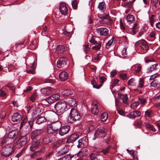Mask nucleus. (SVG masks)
<instances>
[{
  "mask_svg": "<svg viewBox=\"0 0 160 160\" xmlns=\"http://www.w3.org/2000/svg\"><path fill=\"white\" fill-rule=\"evenodd\" d=\"M91 111L92 113L95 115H96L98 114L99 111L98 108L97 104H94L92 106V107L91 108Z\"/></svg>",
  "mask_w": 160,
  "mask_h": 160,
  "instance_id": "nucleus-22",
  "label": "nucleus"
},
{
  "mask_svg": "<svg viewBox=\"0 0 160 160\" xmlns=\"http://www.w3.org/2000/svg\"><path fill=\"white\" fill-rule=\"evenodd\" d=\"M67 147L66 146H65L63 149H62L61 151H59L60 153L61 154V155H63L64 154H65L67 152Z\"/></svg>",
  "mask_w": 160,
  "mask_h": 160,
  "instance_id": "nucleus-58",
  "label": "nucleus"
},
{
  "mask_svg": "<svg viewBox=\"0 0 160 160\" xmlns=\"http://www.w3.org/2000/svg\"><path fill=\"white\" fill-rule=\"evenodd\" d=\"M100 82L101 83H103L106 80L105 75L101 74L99 76Z\"/></svg>",
  "mask_w": 160,
  "mask_h": 160,
  "instance_id": "nucleus-51",
  "label": "nucleus"
},
{
  "mask_svg": "<svg viewBox=\"0 0 160 160\" xmlns=\"http://www.w3.org/2000/svg\"><path fill=\"white\" fill-rule=\"evenodd\" d=\"M132 112L133 113L132 116L134 117V118L136 117H139L141 115V112L138 111H134Z\"/></svg>",
  "mask_w": 160,
  "mask_h": 160,
  "instance_id": "nucleus-46",
  "label": "nucleus"
},
{
  "mask_svg": "<svg viewBox=\"0 0 160 160\" xmlns=\"http://www.w3.org/2000/svg\"><path fill=\"white\" fill-rule=\"evenodd\" d=\"M108 30L106 28H101L97 29V32L100 35L107 36L108 34Z\"/></svg>",
  "mask_w": 160,
  "mask_h": 160,
  "instance_id": "nucleus-11",
  "label": "nucleus"
},
{
  "mask_svg": "<svg viewBox=\"0 0 160 160\" xmlns=\"http://www.w3.org/2000/svg\"><path fill=\"white\" fill-rule=\"evenodd\" d=\"M100 38L98 37H93L89 41L91 43L94 44H102V42Z\"/></svg>",
  "mask_w": 160,
  "mask_h": 160,
  "instance_id": "nucleus-18",
  "label": "nucleus"
},
{
  "mask_svg": "<svg viewBox=\"0 0 160 160\" xmlns=\"http://www.w3.org/2000/svg\"><path fill=\"white\" fill-rule=\"evenodd\" d=\"M67 104L65 101H58L54 106L56 111L58 113H62L67 108Z\"/></svg>",
  "mask_w": 160,
  "mask_h": 160,
  "instance_id": "nucleus-1",
  "label": "nucleus"
},
{
  "mask_svg": "<svg viewBox=\"0 0 160 160\" xmlns=\"http://www.w3.org/2000/svg\"><path fill=\"white\" fill-rule=\"evenodd\" d=\"M67 62L68 60L67 58H61L58 61L57 66L59 68L63 67L67 64Z\"/></svg>",
  "mask_w": 160,
  "mask_h": 160,
  "instance_id": "nucleus-7",
  "label": "nucleus"
},
{
  "mask_svg": "<svg viewBox=\"0 0 160 160\" xmlns=\"http://www.w3.org/2000/svg\"><path fill=\"white\" fill-rule=\"evenodd\" d=\"M91 84L93 86V87L96 89H99L102 86L101 84L98 85L96 81L94 79H93L91 81Z\"/></svg>",
  "mask_w": 160,
  "mask_h": 160,
  "instance_id": "nucleus-37",
  "label": "nucleus"
},
{
  "mask_svg": "<svg viewBox=\"0 0 160 160\" xmlns=\"http://www.w3.org/2000/svg\"><path fill=\"white\" fill-rule=\"evenodd\" d=\"M17 133L16 130H11L8 134V137L9 138H13Z\"/></svg>",
  "mask_w": 160,
  "mask_h": 160,
  "instance_id": "nucleus-26",
  "label": "nucleus"
},
{
  "mask_svg": "<svg viewBox=\"0 0 160 160\" xmlns=\"http://www.w3.org/2000/svg\"><path fill=\"white\" fill-rule=\"evenodd\" d=\"M101 118L102 121H106L108 118V114L107 113H103L101 115Z\"/></svg>",
  "mask_w": 160,
  "mask_h": 160,
  "instance_id": "nucleus-47",
  "label": "nucleus"
},
{
  "mask_svg": "<svg viewBox=\"0 0 160 160\" xmlns=\"http://www.w3.org/2000/svg\"><path fill=\"white\" fill-rule=\"evenodd\" d=\"M98 8L102 12H104L106 8V5L105 3L103 2L99 3Z\"/></svg>",
  "mask_w": 160,
  "mask_h": 160,
  "instance_id": "nucleus-25",
  "label": "nucleus"
},
{
  "mask_svg": "<svg viewBox=\"0 0 160 160\" xmlns=\"http://www.w3.org/2000/svg\"><path fill=\"white\" fill-rule=\"evenodd\" d=\"M16 69V68L15 67V65L11 64L8 66V71H9V72H10L11 70Z\"/></svg>",
  "mask_w": 160,
  "mask_h": 160,
  "instance_id": "nucleus-60",
  "label": "nucleus"
},
{
  "mask_svg": "<svg viewBox=\"0 0 160 160\" xmlns=\"http://www.w3.org/2000/svg\"><path fill=\"white\" fill-rule=\"evenodd\" d=\"M146 127L149 129L152 130L153 132H154L156 131V130L152 125H151L149 123H147L146 124Z\"/></svg>",
  "mask_w": 160,
  "mask_h": 160,
  "instance_id": "nucleus-44",
  "label": "nucleus"
},
{
  "mask_svg": "<svg viewBox=\"0 0 160 160\" xmlns=\"http://www.w3.org/2000/svg\"><path fill=\"white\" fill-rule=\"evenodd\" d=\"M41 91L45 95L48 96L52 93V89L51 87H48L41 89Z\"/></svg>",
  "mask_w": 160,
  "mask_h": 160,
  "instance_id": "nucleus-15",
  "label": "nucleus"
},
{
  "mask_svg": "<svg viewBox=\"0 0 160 160\" xmlns=\"http://www.w3.org/2000/svg\"><path fill=\"white\" fill-rule=\"evenodd\" d=\"M152 114V111L150 110H148L145 112V115L147 117H151Z\"/></svg>",
  "mask_w": 160,
  "mask_h": 160,
  "instance_id": "nucleus-52",
  "label": "nucleus"
},
{
  "mask_svg": "<svg viewBox=\"0 0 160 160\" xmlns=\"http://www.w3.org/2000/svg\"><path fill=\"white\" fill-rule=\"evenodd\" d=\"M158 66V64L156 63L154 64H152L150 67H149L147 69V71L149 72H150L154 71L157 69V67Z\"/></svg>",
  "mask_w": 160,
  "mask_h": 160,
  "instance_id": "nucleus-27",
  "label": "nucleus"
},
{
  "mask_svg": "<svg viewBox=\"0 0 160 160\" xmlns=\"http://www.w3.org/2000/svg\"><path fill=\"white\" fill-rule=\"evenodd\" d=\"M139 28V26L137 23H135L133 24L132 28V30L133 34H135L137 32Z\"/></svg>",
  "mask_w": 160,
  "mask_h": 160,
  "instance_id": "nucleus-28",
  "label": "nucleus"
},
{
  "mask_svg": "<svg viewBox=\"0 0 160 160\" xmlns=\"http://www.w3.org/2000/svg\"><path fill=\"white\" fill-rule=\"evenodd\" d=\"M114 38L113 37L106 44V48L107 49H108L110 48L111 45L112 44L113 42Z\"/></svg>",
  "mask_w": 160,
  "mask_h": 160,
  "instance_id": "nucleus-40",
  "label": "nucleus"
},
{
  "mask_svg": "<svg viewBox=\"0 0 160 160\" xmlns=\"http://www.w3.org/2000/svg\"><path fill=\"white\" fill-rule=\"evenodd\" d=\"M46 119L44 117L40 116L39 117L36 121V123L38 124H41L45 122Z\"/></svg>",
  "mask_w": 160,
  "mask_h": 160,
  "instance_id": "nucleus-30",
  "label": "nucleus"
},
{
  "mask_svg": "<svg viewBox=\"0 0 160 160\" xmlns=\"http://www.w3.org/2000/svg\"><path fill=\"white\" fill-rule=\"evenodd\" d=\"M42 153L41 150L37 151L31 155V157L32 159L35 158L37 157L40 156Z\"/></svg>",
  "mask_w": 160,
  "mask_h": 160,
  "instance_id": "nucleus-33",
  "label": "nucleus"
},
{
  "mask_svg": "<svg viewBox=\"0 0 160 160\" xmlns=\"http://www.w3.org/2000/svg\"><path fill=\"white\" fill-rule=\"evenodd\" d=\"M144 81L143 79H140L138 82V87L142 88L143 87Z\"/></svg>",
  "mask_w": 160,
  "mask_h": 160,
  "instance_id": "nucleus-49",
  "label": "nucleus"
},
{
  "mask_svg": "<svg viewBox=\"0 0 160 160\" xmlns=\"http://www.w3.org/2000/svg\"><path fill=\"white\" fill-rule=\"evenodd\" d=\"M133 2H132L131 1L127 2L124 4V7L125 8H128V9L130 10L132 8V4Z\"/></svg>",
  "mask_w": 160,
  "mask_h": 160,
  "instance_id": "nucleus-34",
  "label": "nucleus"
},
{
  "mask_svg": "<svg viewBox=\"0 0 160 160\" xmlns=\"http://www.w3.org/2000/svg\"><path fill=\"white\" fill-rule=\"evenodd\" d=\"M81 116L74 108H72L71 110V119H72L73 122L80 119Z\"/></svg>",
  "mask_w": 160,
  "mask_h": 160,
  "instance_id": "nucleus-5",
  "label": "nucleus"
},
{
  "mask_svg": "<svg viewBox=\"0 0 160 160\" xmlns=\"http://www.w3.org/2000/svg\"><path fill=\"white\" fill-rule=\"evenodd\" d=\"M62 94L64 96H69L70 95V91L69 90H64L62 92Z\"/></svg>",
  "mask_w": 160,
  "mask_h": 160,
  "instance_id": "nucleus-55",
  "label": "nucleus"
},
{
  "mask_svg": "<svg viewBox=\"0 0 160 160\" xmlns=\"http://www.w3.org/2000/svg\"><path fill=\"white\" fill-rule=\"evenodd\" d=\"M3 69V71L7 72L8 71V67H7V64L5 63H2L1 65Z\"/></svg>",
  "mask_w": 160,
  "mask_h": 160,
  "instance_id": "nucleus-57",
  "label": "nucleus"
},
{
  "mask_svg": "<svg viewBox=\"0 0 160 160\" xmlns=\"http://www.w3.org/2000/svg\"><path fill=\"white\" fill-rule=\"evenodd\" d=\"M136 84L135 80L133 78L129 79L128 82V85L131 86H135Z\"/></svg>",
  "mask_w": 160,
  "mask_h": 160,
  "instance_id": "nucleus-36",
  "label": "nucleus"
},
{
  "mask_svg": "<svg viewBox=\"0 0 160 160\" xmlns=\"http://www.w3.org/2000/svg\"><path fill=\"white\" fill-rule=\"evenodd\" d=\"M78 144L77 143L76 144H73V145L77 146L78 148H83L86 147L88 145V141L86 138H83L78 141Z\"/></svg>",
  "mask_w": 160,
  "mask_h": 160,
  "instance_id": "nucleus-6",
  "label": "nucleus"
},
{
  "mask_svg": "<svg viewBox=\"0 0 160 160\" xmlns=\"http://www.w3.org/2000/svg\"><path fill=\"white\" fill-rule=\"evenodd\" d=\"M119 81L118 79H114L113 81L112 84L110 85V87L111 88L113 87Z\"/></svg>",
  "mask_w": 160,
  "mask_h": 160,
  "instance_id": "nucleus-56",
  "label": "nucleus"
},
{
  "mask_svg": "<svg viewBox=\"0 0 160 160\" xmlns=\"http://www.w3.org/2000/svg\"><path fill=\"white\" fill-rule=\"evenodd\" d=\"M118 96L119 98L120 97L122 98V102L126 104H128L129 103V101L128 100V97L127 94L123 95L122 96L121 94H118Z\"/></svg>",
  "mask_w": 160,
  "mask_h": 160,
  "instance_id": "nucleus-21",
  "label": "nucleus"
},
{
  "mask_svg": "<svg viewBox=\"0 0 160 160\" xmlns=\"http://www.w3.org/2000/svg\"><path fill=\"white\" fill-rule=\"evenodd\" d=\"M136 47H138L142 49L147 50L149 48V47L147 42L144 39H141L137 41L135 43Z\"/></svg>",
  "mask_w": 160,
  "mask_h": 160,
  "instance_id": "nucleus-4",
  "label": "nucleus"
},
{
  "mask_svg": "<svg viewBox=\"0 0 160 160\" xmlns=\"http://www.w3.org/2000/svg\"><path fill=\"white\" fill-rule=\"evenodd\" d=\"M45 82L46 83H51L52 84H53L55 82V81L53 79H48L46 80Z\"/></svg>",
  "mask_w": 160,
  "mask_h": 160,
  "instance_id": "nucleus-64",
  "label": "nucleus"
},
{
  "mask_svg": "<svg viewBox=\"0 0 160 160\" xmlns=\"http://www.w3.org/2000/svg\"><path fill=\"white\" fill-rule=\"evenodd\" d=\"M59 9L61 13L63 15H65L68 11L67 6L65 3L63 2L60 3Z\"/></svg>",
  "mask_w": 160,
  "mask_h": 160,
  "instance_id": "nucleus-8",
  "label": "nucleus"
},
{
  "mask_svg": "<svg viewBox=\"0 0 160 160\" xmlns=\"http://www.w3.org/2000/svg\"><path fill=\"white\" fill-rule=\"evenodd\" d=\"M111 147L108 146L107 148L102 150L101 152L104 155H105L108 153L110 150Z\"/></svg>",
  "mask_w": 160,
  "mask_h": 160,
  "instance_id": "nucleus-45",
  "label": "nucleus"
},
{
  "mask_svg": "<svg viewBox=\"0 0 160 160\" xmlns=\"http://www.w3.org/2000/svg\"><path fill=\"white\" fill-rule=\"evenodd\" d=\"M78 2L77 0H74L72 1V6L73 9H76L77 8Z\"/></svg>",
  "mask_w": 160,
  "mask_h": 160,
  "instance_id": "nucleus-48",
  "label": "nucleus"
},
{
  "mask_svg": "<svg viewBox=\"0 0 160 160\" xmlns=\"http://www.w3.org/2000/svg\"><path fill=\"white\" fill-rule=\"evenodd\" d=\"M60 98V96L58 94H54L48 98L47 101L48 103H51L59 100Z\"/></svg>",
  "mask_w": 160,
  "mask_h": 160,
  "instance_id": "nucleus-10",
  "label": "nucleus"
},
{
  "mask_svg": "<svg viewBox=\"0 0 160 160\" xmlns=\"http://www.w3.org/2000/svg\"><path fill=\"white\" fill-rule=\"evenodd\" d=\"M33 118H31L30 120H29L28 121V122L27 123H28L30 125V128L31 129L33 127Z\"/></svg>",
  "mask_w": 160,
  "mask_h": 160,
  "instance_id": "nucleus-59",
  "label": "nucleus"
},
{
  "mask_svg": "<svg viewBox=\"0 0 160 160\" xmlns=\"http://www.w3.org/2000/svg\"><path fill=\"white\" fill-rule=\"evenodd\" d=\"M138 101L139 103V104H140L141 105H143L146 102V100L144 98H139Z\"/></svg>",
  "mask_w": 160,
  "mask_h": 160,
  "instance_id": "nucleus-50",
  "label": "nucleus"
},
{
  "mask_svg": "<svg viewBox=\"0 0 160 160\" xmlns=\"http://www.w3.org/2000/svg\"><path fill=\"white\" fill-rule=\"evenodd\" d=\"M61 126V123L57 122L52 124L49 129H51L54 132L59 129L60 128Z\"/></svg>",
  "mask_w": 160,
  "mask_h": 160,
  "instance_id": "nucleus-16",
  "label": "nucleus"
},
{
  "mask_svg": "<svg viewBox=\"0 0 160 160\" xmlns=\"http://www.w3.org/2000/svg\"><path fill=\"white\" fill-rule=\"evenodd\" d=\"M106 134V131L103 127L98 128L95 132L93 139L95 140L98 138H103L105 136Z\"/></svg>",
  "mask_w": 160,
  "mask_h": 160,
  "instance_id": "nucleus-2",
  "label": "nucleus"
},
{
  "mask_svg": "<svg viewBox=\"0 0 160 160\" xmlns=\"http://www.w3.org/2000/svg\"><path fill=\"white\" fill-rule=\"evenodd\" d=\"M22 119L21 114L18 113L17 112L14 113L12 117V121L16 123L20 122Z\"/></svg>",
  "mask_w": 160,
  "mask_h": 160,
  "instance_id": "nucleus-9",
  "label": "nucleus"
},
{
  "mask_svg": "<svg viewBox=\"0 0 160 160\" xmlns=\"http://www.w3.org/2000/svg\"><path fill=\"white\" fill-rule=\"evenodd\" d=\"M7 96V91L4 88L0 89V97L6 98Z\"/></svg>",
  "mask_w": 160,
  "mask_h": 160,
  "instance_id": "nucleus-29",
  "label": "nucleus"
},
{
  "mask_svg": "<svg viewBox=\"0 0 160 160\" xmlns=\"http://www.w3.org/2000/svg\"><path fill=\"white\" fill-rule=\"evenodd\" d=\"M126 19L127 22L129 24H131L134 22L135 19L133 15L128 14L126 17Z\"/></svg>",
  "mask_w": 160,
  "mask_h": 160,
  "instance_id": "nucleus-24",
  "label": "nucleus"
},
{
  "mask_svg": "<svg viewBox=\"0 0 160 160\" xmlns=\"http://www.w3.org/2000/svg\"><path fill=\"white\" fill-rule=\"evenodd\" d=\"M28 139V137L26 135L22 137L18 143L19 146L22 147L25 145L27 142Z\"/></svg>",
  "mask_w": 160,
  "mask_h": 160,
  "instance_id": "nucleus-19",
  "label": "nucleus"
},
{
  "mask_svg": "<svg viewBox=\"0 0 160 160\" xmlns=\"http://www.w3.org/2000/svg\"><path fill=\"white\" fill-rule=\"evenodd\" d=\"M77 105V104L76 100L73 98H71V106L75 107Z\"/></svg>",
  "mask_w": 160,
  "mask_h": 160,
  "instance_id": "nucleus-53",
  "label": "nucleus"
},
{
  "mask_svg": "<svg viewBox=\"0 0 160 160\" xmlns=\"http://www.w3.org/2000/svg\"><path fill=\"white\" fill-rule=\"evenodd\" d=\"M135 67V73L136 75H138L139 73L141 71V67L139 65L133 66Z\"/></svg>",
  "mask_w": 160,
  "mask_h": 160,
  "instance_id": "nucleus-32",
  "label": "nucleus"
},
{
  "mask_svg": "<svg viewBox=\"0 0 160 160\" xmlns=\"http://www.w3.org/2000/svg\"><path fill=\"white\" fill-rule=\"evenodd\" d=\"M79 135L76 133H74L71 135V142L75 141L79 138Z\"/></svg>",
  "mask_w": 160,
  "mask_h": 160,
  "instance_id": "nucleus-31",
  "label": "nucleus"
},
{
  "mask_svg": "<svg viewBox=\"0 0 160 160\" xmlns=\"http://www.w3.org/2000/svg\"><path fill=\"white\" fill-rule=\"evenodd\" d=\"M139 103L138 101L135 102H133L130 105V107L131 108L134 109L136 108L139 105Z\"/></svg>",
  "mask_w": 160,
  "mask_h": 160,
  "instance_id": "nucleus-42",
  "label": "nucleus"
},
{
  "mask_svg": "<svg viewBox=\"0 0 160 160\" xmlns=\"http://www.w3.org/2000/svg\"><path fill=\"white\" fill-rule=\"evenodd\" d=\"M2 110L0 112V116L1 118H4L6 116V112L5 109L3 106H1Z\"/></svg>",
  "mask_w": 160,
  "mask_h": 160,
  "instance_id": "nucleus-35",
  "label": "nucleus"
},
{
  "mask_svg": "<svg viewBox=\"0 0 160 160\" xmlns=\"http://www.w3.org/2000/svg\"><path fill=\"white\" fill-rule=\"evenodd\" d=\"M97 156V155L96 154L92 153L90 156L89 160H107L106 159L101 160L99 159H98Z\"/></svg>",
  "mask_w": 160,
  "mask_h": 160,
  "instance_id": "nucleus-39",
  "label": "nucleus"
},
{
  "mask_svg": "<svg viewBox=\"0 0 160 160\" xmlns=\"http://www.w3.org/2000/svg\"><path fill=\"white\" fill-rule=\"evenodd\" d=\"M43 142L45 144H48L50 143L51 141L48 138H45L43 140Z\"/></svg>",
  "mask_w": 160,
  "mask_h": 160,
  "instance_id": "nucleus-63",
  "label": "nucleus"
},
{
  "mask_svg": "<svg viewBox=\"0 0 160 160\" xmlns=\"http://www.w3.org/2000/svg\"><path fill=\"white\" fill-rule=\"evenodd\" d=\"M97 156V155L96 154L92 153L90 156L89 160H107L106 159L101 160L99 159H98Z\"/></svg>",
  "mask_w": 160,
  "mask_h": 160,
  "instance_id": "nucleus-38",
  "label": "nucleus"
},
{
  "mask_svg": "<svg viewBox=\"0 0 160 160\" xmlns=\"http://www.w3.org/2000/svg\"><path fill=\"white\" fill-rule=\"evenodd\" d=\"M24 41L20 42H18V43H16L15 45V46L16 48H18L19 46L20 47V48H23L24 46Z\"/></svg>",
  "mask_w": 160,
  "mask_h": 160,
  "instance_id": "nucleus-54",
  "label": "nucleus"
},
{
  "mask_svg": "<svg viewBox=\"0 0 160 160\" xmlns=\"http://www.w3.org/2000/svg\"><path fill=\"white\" fill-rule=\"evenodd\" d=\"M65 50L64 46L62 45H58L56 48V52L58 53H62Z\"/></svg>",
  "mask_w": 160,
  "mask_h": 160,
  "instance_id": "nucleus-23",
  "label": "nucleus"
},
{
  "mask_svg": "<svg viewBox=\"0 0 160 160\" xmlns=\"http://www.w3.org/2000/svg\"><path fill=\"white\" fill-rule=\"evenodd\" d=\"M101 46V44H98V45L92 47V49L93 50H98L100 49Z\"/></svg>",
  "mask_w": 160,
  "mask_h": 160,
  "instance_id": "nucleus-61",
  "label": "nucleus"
},
{
  "mask_svg": "<svg viewBox=\"0 0 160 160\" xmlns=\"http://www.w3.org/2000/svg\"><path fill=\"white\" fill-rule=\"evenodd\" d=\"M60 79L62 81L66 80L68 77V74L65 72H62L59 75Z\"/></svg>",
  "mask_w": 160,
  "mask_h": 160,
  "instance_id": "nucleus-20",
  "label": "nucleus"
},
{
  "mask_svg": "<svg viewBox=\"0 0 160 160\" xmlns=\"http://www.w3.org/2000/svg\"><path fill=\"white\" fill-rule=\"evenodd\" d=\"M127 48L126 47L123 48L122 51L121 57L123 58H126L127 57V53L126 52Z\"/></svg>",
  "mask_w": 160,
  "mask_h": 160,
  "instance_id": "nucleus-41",
  "label": "nucleus"
},
{
  "mask_svg": "<svg viewBox=\"0 0 160 160\" xmlns=\"http://www.w3.org/2000/svg\"><path fill=\"white\" fill-rule=\"evenodd\" d=\"M60 128L59 133L61 136H63L67 133L70 130V127L69 126H63Z\"/></svg>",
  "mask_w": 160,
  "mask_h": 160,
  "instance_id": "nucleus-14",
  "label": "nucleus"
},
{
  "mask_svg": "<svg viewBox=\"0 0 160 160\" xmlns=\"http://www.w3.org/2000/svg\"><path fill=\"white\" fill-rule=\"evenodd\" d=\"M63 34L66 36H68L70 34V32L67 31L66 27H65L63 29Z\"/></svg>",
  "mask_w": 160,
  "mask_h": 160,
  "instance_id": "nucleus-62",
  "label": "nucleus"
},
{
  "mask_svg": "<svg viewBox=\"0 0 160 160\" xmlns=\"http://www.w3.org/2000/svg\"><path fill=\"white\" fill-rule=\"evenodd\" d=\"M43 129H40L33 131L31 135L32 138L34 139L37 136L42 134L43 132Z\"/></svg>",
  "mask_w": 160,
  "mask_h": 160,
  "instance_id": "nucleus-13",
  "label": "nucleus"
},
{
  "mask_svg": "<svg viewBox=\"0 0 160 160\" xmlns=\"http://www.w3.org/2000/svg\"><path fill=\"white\" fill-rule=\"evenodd\" d=\"M6 86L10 88L13 93H15L18 95H20L23 93L22 92H19L20 91V89L19 88L15 89L13 85L10 83H8Z\"/></svg>",
  "mask_w": 160,
  "mask_h": 160,
  "instance_id": "nucleus-12",
  "label": "nucleus"
},
{
  "mask_svg": "<svg viewBox=\"0 0 160 160\" xmlns=\"http://www.w3.org/2000/svg\"><path fill=\"white\" fill-rule=\"evenodd\" d=\"M40 142L39 141L37 140L34 141L30 147V149L32 151H34L39 146Z\"/></svg>",
  "mask_w": 160,
  "mask_h": 160,
  "instance_id": "nucleus-17",
  "label": "nucleus"
},
{
  "mask_svg": "<svg viewBox=\"0 0 160 160\" xmlns=\"http://www.w3.org/2000/svg\"><path fill=\"white\" fill-rule=\"evenodd\" d=\"M150 85L152 87L154 88H158L160 87V85L158 83L155 81H153L151 83Z\"/></svg>",
  "mask_w": 160,
  "mask_h": 160,
  "instance_id": "nucleus-43",
  "label": "nucleus"
},
{
  "mask_svg": "<svg viewBox=\"0 0 160 160\" xmlns=\"http://www.w3.org/2000/svg\"><path fill=\"white\" fill-rule=\"evenodd\" d=\"M13 152V148L11 147L3 148L1 150L2 155L4 157L9 156Z\"/></svg>",
  "mask_w": 160,
  "mask_h": 160,
  "instance_id": "nucleus-3",
  "label": "nucleus"
}]
</instances>
